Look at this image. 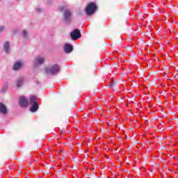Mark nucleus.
I'll return each instance as SVG.
<instances>
[{"label": "nucleus", "instance_id": "16", "mask_svg": "<svg viewBox=\"0 0 178 178\" xmlns=\"http://www.w3.org/2000/svg\"><path fill=\"white\" fill-rule=\"evenodd\" d=\"M38 11L39 13L41 12V9L38 8Z\"/></svg>", "mask_w": 178, "mask_h": 178}, {"label": "nucleus", "instance_id": "14", "mask_svg": "<svg viewBox=\"0 0 178 178\" xmlns=\"http://www.w3.org/2000/svg\"><path fill=\"white\" fill-rule=\"evenodd\" d=\"M3 30H5V27L0 26V33L2 32Z\"/></svg>", "mask_w": 178, "mask_h": 178}, {"label": "nucleus", "instance_id": "3", "mask_svg": "<svg viewBox=\"0 0 178 178\" xmlns=\"http://www.w3.org/2000/svg\"><path fill=\"white\" fill-rule=\"evenodd\" d=\"M95 10H97V5L95 3H90L86 8V15H88V16L92 15Z\"/></svg>", "mask_w": 178, "mask_h": 178}, {"label": "nucleus", "instance_id": "15", "mask_svg": "<svg viewBox=\"0 0 178 178\" xmlns=\"http://www.w3.org/2000/svg\"><path fill=\"white\" fill-rule=\"evenodd\" d=\"M60 9V11H61V12H63V10L65 9V6L61 7Z\"/></svg>", "mask_w": 178, "mask_h": 178}, {"label": "nucleus", "instance_id": "9", "mask_svg": "<svg viewBox=\"0 0 178 178\" xmlns=\"http://www.w3.org/2000/svg\"><path fill=\"white\" fill-rule=\"evenodd\" d=\"M23 63L22 62H17L15 63L14 66H13V70H19V69H20L22 67V66H23Z\"/></svg>", "mask_w": 178, "mask_h": 178}, {"label": "nucleus", "instance_id": "13", "mask_svg": "<svg viewBox=\"0 0 178 178\" xmlns=\"http://www.w3.org/2000/svg\"><path fill=\"white\" fill-rule=\"evenodd\" d=\"M22 35L23 37H26V35H27V31H26V30H24L22 31Z\"/></svg>", "mask_w": 178, "mask_h": 178}, {"label": "nucleus", "instance_id": "11", "mask_svg": "<svg viewBox=\"0 0 178 178\" xmlns=\"http://www.w3.org/2000/svg\"><path fill=\"white\" fill-rule=\"evenodd\" d=\"M3 49L5 52L8 53L9 52V42H6L3 45Z\"/></svg>", "mask_w": 178, "mask_h": 178}, {"label": "nucleus", "instance_id": "1", "mask_svg": "<svg viewBox=\"0 0 178 178\" xmlns=\"http://www.w3.org/2000/svg\"><path fill=\"white\" fill-rule=\"evenodd\" d=\"M47 74H58L60 70V67L57 64L52 65L50 68H46Z\"/></svg>", "mask_w": 178, "mask_h": 178}, {"label": "nucleus", "instance_id": "4", "mask_svg": "<svg viewBox=\"0 0 178 178\" xmlns=\"http://www.w3.org/2000/svg\"><path fill=\"white\" fill-rule=\"evenodd\" d=\"M81 37V34L80 33V30L75 29L71 33V38L74 41H76V40H79Z\"/></svg>", "mask_w": 178, "mask_h": 178}, {"label": "nucleus", "instance_id": "2", "mask_svg": "<svg viewBox=\"0 0 178 178\" xmlns=\"http://www.w3.org/2000/svg\"><path fill=\"white\" fill-rule=\"evenodd\" d=\"M30 101V104L32 105V107L30 109L31 112H37V111H38V102H37V97L31 96Z\"/></svg>", "mask_w": 178, "mask_h": 178}, {"label": "nucleus", "instance_id": "17", "mask_svg": "<svg viewBox=\"0 0 178 178\" xmlns=\"http://www.w3.org/2000/svg\"><path fill=\"white\" fill-rule=\"evenodd\" d=\"M1 92H5V90H1Z\"/></svg>", "mask_w": 178, "mask_h": 178}, {"label": "nucleus", "instance_id": "7", "mask_svg": "<svg viewBox=\"0 0 178 178\" xmlns=\"http://www.w3.org/2000/svg\"><path fill=\"white\" fill-rule=\"evenodd\" d=\"M64 51H65L67 54H70V52L73 51V47H72V45L69 44H65L64 47Z\"/></svg>", "mask_w": 178, "mask_h": 178}, {"label": "nucleus", "instance_id": "5", "mask_svg": "<svg viewBox=\"0 0 178 178\" xmlns=\"http://www.w3.org/2000/svg\"><path fill=\"white\" fill-rule=\"evenodd\" d=\"M19 104L22 108H25V106H27L29 105V102L24 96H21L19 97Z\"/></svg>", "mask_w": 178, "mask_h": 178}, {"label": "nucleus", "instance_id": "12", "mask_svg": "<svg viewBox=\"0 0 178 178\" xmlns=\"http://www.w3.org/2000/svg\"><path fill=\"white\" fill-rule=\"evenodd\" d=\"M22 84H23V79H20L17 81V87H22Z\"/></svg>", "mask_w": 178, "mask_h": 178}, {"label": "nucleus", "instance_id": "6", "mask_svg": "<svg viewBox=\"0 0 178 178\" xmlns=\"http://www.w3.org/2000/svg\"><path fill=\"white\" fill-rule=\"evenodd\" d=\"M65 20L67 23H69L72 20V11L70 10H66L64 14Z\"/></svg>", "mask_w": 178, "mask_h": 178}, {"label": "nucleus", "instance_id": "8", "mask_svg": "<svg viewBox=\"0 0 178 178\" xmlns=\"http://www.w3.org/2000/svg\"><path fill=\"white\" fill-rule=\"evenodd\" d=\"M8 110L6 109V106H4L3 104L0 103V113H3V115L6 114Z\"/></svg>", "mask_w": 178, "mask_h": 178}, {"label": "nucleus", "instance_id": "10", "mask_svg": "<svg viewBox=\"0 0 178 178\" xmlns=\"http://www.w3.org/2000/svg\"><path fill=\"white\" fill-rule=\"evenodd\" d=\"M43 62H44V58L38 57L35 60V66H38V65H42Z\"/></svg>", "mask_w": 178, "mask_h": 178}]
</instances>
